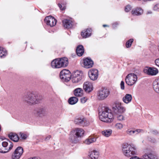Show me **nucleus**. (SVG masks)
<instances>
[{
    "instance_id": "20",
    "label": "nucleus",
    "mask_w": 159,
    "mask_h": 159,
    "mask_svg": "<svg viewBox=\"0 0 159 159\" xmlns=\"http://www.w3.org/2000/svg\"><path fill=\"white\" fill-rule=\"evenodd\" d=\"M62 23L64 27L66 28H69L72 26V22L69 19L64 20L62 21Z\"/></svg>"
},
{
    "instance_id": "38",
    "label": "nucleus",
    "mask_w": 159,
    "mask_h": 159,
    "mask_svg": "<svg viewBox=\"0 0 159 159\" xmlns=\"http://www.w3.org/2000/svg\"><path fill=\"white\" fill-rule=\"evenodd\" d=\"M97 137L93 136H90V143L95 142L96 141Z\"/></svg>"
},
{
    "instance_id": "30",
    "label": "nucleus",
    "mask_w": 159,
    "mask_h": 159,
    "mask_svg": "<svg viewBox=\"0 0 159 159\" xmlns=\"http://www.w3.org/2000/svg\"><path fill=\"white\" fill-rule=\"evenodd\" d=\"M78 101V98L76 97L70 98L68 100L69 103L71 105H73L76 103Z\"/></svg>"
},
{
    "instance_id": "51",
    "label": "nucleus",
    "mask_w": 159,
    "mask_h": 159,
    "mask_svg": "<svg viewBox=\"0 0 159 159\" xmlns=\"http://www.w3.org/2000/svg\"><path fill=\"white\" fill-rule=\"evenodd\" d=\"M152 13V12L151 11H148L146 12V14L147 15L149 14H151Z\"/></svg>"
},
{
    "instance_id": "29",
    "label": "nucleus",
    "mask_w": 159,
    "mask_h": 159,
    "mask_svg": "<svg viewBox=\"0 0 159 159\" xmlns=\"http://www.w3.org/2000/svg\"><path fill=\"white\" fill-rule=\"evenodd\" d=\"M89 30L87 29L82 31L81 33V35L83 38H86L89 36Z\"/></svg>"
},
{
    "instance_id": "18",
    "label": "nucleus",
    "mask_w": 159,
    "mask_h": 159,
    "mask_svg": "<svg viewBox=\"0 0 159 159\" xmlns=\"http://www.w3.org/2000/svg\"><path fill=\"white\" fill-rule=\"evenodd\" d=\"M74 94L76 97H80L83 95V90L81 88H77L74 90Z\"/></svg>"
},
{
    "instance_id": "45",
    "label": "nucleus",
    "mask_w": 159,
    "mask_h": 159,
    "mask_svg": "<svg viewBox=\"0 0 159 159\" xmlns=\"http://www.w3.org/2000/svg\"><path fill=\"white\" fill-rule=\"evenodd\" d=\"M152 133L154 135H157L158 134V132L157 130H153L151 131Z\"/></svg>"
},
{
    "instance_id": "39",
    "label": "nucleus",
    "mask_w": 159,
    "mask_h": 159,
    "mask_svg": "<svg viewBox=\"0 0 159 159\" xmlns=\"http://www.w3.org/2000/svg\"><path fill=\"white\" fill-rule=\"evenodd\" d=\"M88 99L86 97H83L80 99L81 102L82 103H84Z\"/></svg>"
},
{
    "instance_id": "27",
    "label": "nucleus",
    "mask_w": 159,
    "mask_h": 159,
    "mask_svg": "<svg viewBox=\"0 0 159 159\" xmlns=\"http://www.w3.org/2000/svg\"><path fill=\"white\" fill-rule=\"evenodd\" d=\"M83 88L84 91L87 93H89V82H85L83 85Z\"/></svg>"
},
{
    "instance_id": "46",
    "label": "nucleus",
    "mask_w": 159,
    "mask_h": 159,
    "mask_svg": "<svg viewBox=\"0 0 159 159\" xmlns=\"http://www.w3.org/2000/svg\"><path fill=\"white\" fill-rule=\"evenodd\" d=\"M58 5L60 9L61 10H64L66 9L65 7V6H64V7L62 8V6L61 4H59Z\"/></svg>"
},
{
    "instance_id": "53",
    "label": "nucleus",
    "mask_w": 159,
    "mask_h": 159,
    "mask_svg": "<svg viewBox=\"0 0 159 159\" xmlns=\"http://www.w3.org/2000/svg\"><path fill=\"white\" fill-rule=\"evenodd\" d=\"M89 71L88 72V75H89Z\"/></svg>"
},
{
    "instance_id": "13",
    "label": "nucleus",
    "mask_w": 159,
    "mask_h": 159,
    "mask_svg": "<svg viewBox=\"0 0 159 159\" xmlns=\"http://www.w3.org/2000/svg\"><path fill=\"white\" fill-rule=\"evenodd\" d=\"M44 21L47 25L51 27L54 26L57 23L56 20L51 16L46 17Z\"/></svg>"
},
{
    "instance_id": "12",
    "label": "nucleus",
    "mask_w": 159,
    "mask_h": 159,
    "mask_svg": "<svg viewBox=\"0 0 159 159\" xmlns=\"http://www.w3.org/2000/svg\"><path fill=\"white\" fill-rule=\"evenodd\" d=\"M23 152V149L22 147H18L15 149L12 154V159H19Z\"/></svg>"
},
{
    "instance_id": "11",
    "label": "nucleus",
    "mask_w": 159,
    "mask_h": 159,
    "mask_svg": "<svg viewBox=\"0 0 159 159\" xmlns=\"http://www.w3.org/2000/svg\"><path fill=\"white\" fill-rule=\"evenodd\" d=\"M144 72L149 75L155 76L158 73V70L155 67H145L143 70Z\"/></svg>"
},
{
    "instance_id": "4",
    "label": "nucleus",
    "mask_w": 159,
    "mask_h": 159,
    "mask_svg": "<svg viewBox=\"0 0 159 159\" xmlns=\"http://www.w3.org/2000/svg\"><path fill=\"white\" fill-rule=\"evenodd\" d=\"M68 64V59L66 57H64L53 60L51 62V66L53 68H59L66 67Z\"/></svg>"
},
{
    "instance_id": "22",
    "label": "nucleus",
    "mask_w": 159,
    "mask_h": 159,
    "mask_svg": "<svg viewBox=\"0 0 159 159\" xmlns=\"http://www.w3.org/2000/svg\"><path fill=\"white\" fill-rule=\"evenodd\" d=\"M8 137L12 141L17 142L19 140V137L16 133H10L8 134Z\"/></svg>"
},
{
    "instance_id": "3",
    "label": "nucleus",
    "mask_w": 159,
    "mask_h": 159,
    "mask_svg": "<svg viewBox=\"0 0 159 159\" xmlns=\"http://www.w3.org/2000/svg\"><path fill=\"white\" fill-rule=\"evenodd\" d=\"M84 132L82 128H76L74 129L71 132L72 135L69 138L70 141L72 143H77L78 141V138L83 137Z\"/></svg>"
},
{
    "instance_id": "40",
    "label": "nucleus",
    "mask_w": 159,
    "mask_h": 159,
    "mask_svg": "<svg viewBox=\"0 0 159 159\" xmlns=\"http://www.w3.org/2000/svg\"><path fill=\"white\" fill-rule=\"evenodd\" d=\"M19 134L20 135V136L22 139H26L27 138V135L26 134L20 132Z\"/></svg>"
},
{
    "instance_id": "7",
    "label": "nucleus",
    "mask_w": 159,
    "mask_h": 159,
    "mask_svg": "<svg viewBox=\"0 0 159 159\" xmlns=\"http://www.w3.org/2000/svg\"><path fill=\"white\" fill-rule=\"evenodd\" d=\"M137 80V75L134 73L128 75L125 79V82L128 85L132 86L134 84Z\"/></svg>"
},
{
    "instance_id": "9",
    "label": "nucleus",
    "mask_w": 159,
    "mask_h": 159,
    "mask_svg": "<svg viewBox=\"0 0 159 159\" xmlns=\"http://www.w3.org/2000/svg\"><path fill=\"white\" fill-rule=\"evenodd\" d=\"M71 74L68 70L64 69L60 73V78L63 81H68L70 79Z\"/></svg>"
},
{
    "instance_id": "42",
    "label": "nucleus",
    "mask_w": 159,
    "mask_h": 159,
    "mask_svg": "<svg viewBox=\"0 0 159 159\" xmlns=\"http://www.w3.org/2000/svg\"><path fill=\"white\" fill-rule=\"evenodd\" d=\"M121 89L124 90L125 89V83L124 81H121L120 84Z\"/></svg>"
},
{
    "instance_id": "49",
    "label": "nucleus",
    "mask_w": 159,
    "mask_h": 159,
    "mask_svg": "<svg viewBox=\"0 0 159 159\" xmlns=\"http://www.w3.org/2000/svg\"><path fill=\"white\" fill-rule=\"evenodd\" d=\"M94 64L93 61L90 59V68L93 66Z\"/></svg>"
},
{
    "instance_id": "19",
    "label": "nucleus",
    "mask_w": 159,
    "mask_h": 159,
    "mask_svg": "<svg viewBox=\"0 0 159 159\" xmlns=\"http://www.w3.org/2000/svg\"><path fill=\"white\" fill-rule=\"evenodd\" d=\"M132 96L129 94H126L123 98V101L126 104H128L130 103L132 100Z\"/></svg>"
},
{
    "instance_id": "25",
    "label": "nucleus",
    "mask_w": 159,
    "mask_h": 159,
    "mask_svg": "<svg viewBox=\"0 0 159 159\" xmlns=\"http://www.w3.org/2000/svg\"><path fill=\"white\" fill-rule=\"evenodd\" d=\"M153 88L156 92L159 93V78L154 81Z\"/></svg>"
},
{
    "instance_id": "35",
    "label": "nucleus",
    "mask_w": 159,
    "mask_h": 159,
    "mask_svg": "<svg viewBox=\"0 0 159 159\" xmlns=\"http://www.w3.org/2000/svg\"><path fill=\"white\" fill-rule=\"evenodd\" d=\"M10 143V145L9 147V149L8 148H5V151L2 150V149L0 148V152L5 153L8 152L9 151L11 150L13 147V144L12 143Z\"/></svg>"
},
{
    "instance_id": "34",
    "label": "nucleus",
    "mask_w": 159,
    "mask_h": 159,
    "mask_svg": "<svg viewBox=\"0 0 159 159\" xmlns=\"http://www.w3.org/2000/svg\"><path fill=\"white\" fill-rule=\"evenodd\" d=\"M36 111L39 115H41L45 113L46 109L44 108L41 107L37 109Z\"/></svg>"
},
{
    "instance_id": "41",
    "label": "nucleus",
    "mask_w": 159,
    "mask_h": 159,
    "mask_svg": "<svg viewBox=\"0 0 159 159\" xmlns=\"http://www.w3.org/2000/svg\"><path fill=\"white\" fill-rule=\"evenodd\" d=\"M131 8V7L129 5L127 6L125 8V10L126 12H128L129 11Z\"/></svg>"
},
{
    "instance_id": "43",
    "label": "nucleus",
    "mask_w": 159,
    "mask_h": 159,
    "mask_svg": "<svg viewBox=\"0 0 159 159\" xmlns=\"http://www.w3.org/2000/svg\"><path fill=\"white\" fill-rule=\"evenodd\" d=\"M153 9L155 11L159 10V4H156L153 7Z\"/></svg>"
},
{
    "instance_id": "44",
    "label": "nucleus",
    "mask_w": 159,
    "mask_h": 159,
    "mask_svg": "<svg viewBox=\"0 0 159 159\" xmlns=\"http://www.w3.org/2000/svg\"><path fill=\"white\" fill-rule=\"evenodd\" d=\"M155 63L156 66L159 67V58L155 60Z\"/></svg>"
},
{
    "instance_id": "36",
    "label": "nucleus",
    "mask_w": 159,
    "mask_h": 159,
    "mask_svg": "<svg viewBox=\"0 0 159 159\" xmlns=\"http://www.w3.org/2000/svg\"><path fill=\"white\" fill-rule=\"evenodd\" d=\"M10 142L11 143H12H12H11L10 141H9V143L10 144V145H9V147H8V143L7 142H2V146L4 148V149H1L2 150L5 151V150L4 149L5 148L9 149V147L10 145Z\"/></svg>"
},
{
    "instance_id": "17",
    "label": "nucleus",
    "mask_w": 159,
    "mask_h": 159,
    "mask_svg": "<svg viewBox=\"0 0 159 159\" xmlns=\"http://www.w3.org/2000/svg\"><path fill=\"white\" fill-rule=\"evenodd\" d=\"M90 72V79L93 80H96L98 77V70L96 69H93L91 70Z\"/></svg>"
},
{
    "instance_id": "1",
    "label": "nucleus",
    "mask_w": 159,
    "mask_h": 159,
    "mask_svg": "<svg viewBox=\"0 0 159 159\" xmlns=\"http://www.w3.org/2000/svg\"><path fill=\"white\" fill-rule=\"evenodd\" d=\"M99 118L101 121L107 123L112 122L113 120V116L111 110L108 107H100L98 108Z\"/></svg>"
},
{
    "instance_id": "10",
    "label": "nucleus",
    "mask_w": 159,
    "mask_h": 159,
    "mask_svg": "<svg viewBox=\"0 0 159 159\" xmlns=\"http://www.w3.org/2000/svg\"><path fill=\"white\" fill-rule=\"evenodd\" d=\"M83 72L80 70H77L73 74L72 81L73 83H77L80 81L83 77Z\"/></svg>"
},
{
    "instance_id": "6",
    "label": "nucleus",
    "mask_w": 159,
    "mask_h": 159,
    "mask_svg": "<svg viewBox=\"0 0 159 159\" xmlns=\"http://www.w3.org/2000/svg\"><path fill=\"white\" fill-rule=\"evenodd\" d=\"M112 110L115 114L123 113L126 111L125 108L120 102H116L112 107Z\"/></svg>"
},
{
    "instance_id": "2",
    "label": "nucleus",
    "mask_w": 159,
    "mask_h": 159,
    "mask_svg": "<svg viewBox=\"0 0 159 159\" xmlns=\"http://www.w3.org/2000/svg\"><path fill=\"white\" fill-rule=\"evenodd\" d=\"M122 150L123 154L125 156L130 157L136 154V149L133 145L125 143H123L122 146Z\"/></svg>"
},
{
    "instance_id": "33",
    "label": "nucleus",
    "mask_w": 159,
    "mask_h": 159,
    "mask_svg": "<svg viewBox=\"0 0 159 159\" xmlns=\"http://www.w3.org/2000/svg\"><path fill=\"white\" fill-rule=\"evenodd\" d=\"M122 114L123 113H119L116 114V117L118 120L120 121L125 120V117Z\"/></svg>"
},
{
    "instance_id": "16",
    "label": "nucleus",
    "mask_w": 159,
    "mask_h": 159,
    "mask_svg": "<svg viewBox=\"0 0 159 159\" xmlns=\"http://www.w3.org/2000/svg\"><path fill=\"white\" fill-rule=\"evenodd\" d=\"M143 12V10L140 7H137L131 11V13L133 16H138L142 15Z\"/></svg>"
},
{
    "instance_id": "5",
    "label": "nucleus",
    "mask_w": 159,
    "mask_h": 159,
    "mask_svg": "<svg viewBox=\"0 0 159 159\" xmlns=\"http://www.w3.org/2000/svg\"><path fill=\"white\" fill-rule=\"evenodd\" d=\"M110 93L108 89L105 88H102L97 92V98L99 100H103L108 97Z\"/></svg>"
},
{
    "instance_id": "37",
    "label": "nucleus",
    "mask_w": 159,
    "mask_h": 159,
    "mask_svg": "<svg viewBox=\"0 0 159 159\" xmlns=\"http://www.w3.org/2000/svg\"><path fill=\"white\" fill-rule=\"evenodd\" d=\"M133 39H130L128 40L126 43V46L127 48H129L131 46V44L133 42Z\"/></svg>"
},
{
    "instance_id": "52",
    "label": "nucleus",
    "mask_w": 159,
    "mask_h": 159,
    "mask_svg": "<svg viewBox=\"0 0 159 159\" xmlns=\"http://www.w3.org/2000/svg\"><path fill=\"white\" fill-rule=\"evenodd\" d=\"M103 26L104 27H105L107 26V25H103Z\"/></svg>"
},
{
    "instance_id": "8",
    "label": "nucleus",
    "mask_w": 159,
    "mask_h": 159,
    "mask_svg": "<svg viewBox=\"0 0 159 159\" xmlns=\"http://www.w3.org/2000/svg\"><path fill=\"white\" fill-rule=\"evenodd\" d=\"M25 101L30 104L37 103L38 102V99L34 94L29 93L23 97Z\"/></svg>"
},
{
    "instance_id": "14",
    "label": "nucleus",
    "mask_w": 159,
    "mask_h": 159,
    "mask_svg": "<svg viewBox=\"0 0 159 159\" xmlns=\"http://www.w3.org/2000/svg\"><path fill=\"white\" fill-rule=\"evenodd\" d=\"M143 157V158H142L137 156H134L130 159H157L156 156L151 153H145Z\"/></svg>"
},
{
    "instance_id": "31",
    "label": "nucleus",
    "mask_w": 159,
    "mask_h": 159,
    "mask_svg": "<svg viewBox=\"0 0 159 159\" xmlns=\"http://www.w3.org/2000/svg\"><path fill=\"white\" fill-rule=\"evenodd\" d=\"M124 126V125L121 123H117L114 125V128L117 130H122Z\"/></svg>"
},
{
    "instance_id": "28",
    "label": "nucleus",
    "mask_w": 159,
    "mask_h": 159,
    "mask_svg": "<svg viewBox=\"0 0 159 159\" xmlns=\"http://www.w3.org/2000/svg\"><path fill=\"white\" fill-rule=\"evenodd\" d=\"M83 65V66L85 68H89V57H87L84 59Z\"/></svg>"
},
{
    "instance_id": "47",
    "label": "nucleus",
    "mask_w": 159,
    "mask_h": 159,
    "mask_svg": "<svg viewBox=\"0 0 159 159\" xmlns=\"http://www.w3.org/2000/svg\"><path fill=\"white\" fill-rule=\"evenodd\" d=\"M84 143L86 144H89V139H87L84 142Z\"/></svg>"
},
{
    "instance_id": "24",
    "label": "nucleus",
    "mask_w": 159,
    "mask_h": 159,
    "mask_svg": "<svg viewBox=\"0 0 159 159\" xmlns=\"http://www.w3.org/2000/svg\"><path fill=\"white\" fill-rule=\"evenodd\" d=\"M142 131H143V130L140 129H137L135 130H132L131 129H129L126 131V133L129 135H136Z\"/></svg>"
},
{
    "instance_id": "23",
    "label": "nucleus",
    "mask_w": 159,
    "mask_h": 159,
    "mask_svg": "<svg viewBox=\"0 0 159 159\" xmlns=\"http://www.w3.org/2000/svg\"><path fill=\"white\" fill-rule=\"evenodd\" d=\"M99 152L96 150H93L90 152V159H97L99 157Z\"/></svg>"
},
{
    "instance_id": "26",
    "label": "nucleus",
    "mask_w": 159,
    "mask_h": 159,
    "mask_svg": "<svg viewBox=\"0 0 159 159\" xmlns=\"http://www.w3.org/2000/svg\"><path fill=\"white\" fill-rule=\"evenodd\" d=\"M112 131L111 129H105L102 131V134L105 137H108L111 136Z\"/></svg>"
},
{
    "instance_id": "15",
    "label": "nucleus",
    "mask_w": 159,
    "mask_h": 159,
    "mask_svg": "<svg viewBox=\"0 0 159 159\" xmlns=\"http://www.w3.org/2000/svg\"><path fill=\"white\" fill-rule=\"evenodd\" d=\"M74 122L76 124L80 125L83 126L88 125L86 119L84 118H78L75 119Z\"/></svg>"
},
{
    "instance_id": "32",
    "label": "nucleus",
    "mask_w": 159,
    "mask_h": 159,
    "mask_svg": "<svg viewBox=\"0 0 159 159\" xmlns=\"http://www.w3.org/2000/svg\"><path fill=\"white\" fill-rule=\"evenodd\" d=\"M7 55L6 50L0 47V57L4 58Z\"/></svg>"
},
{
    "instance_id": "21",
    "label": "nucleus",
    "mask_w": 159,
    "mask_h": 159,
    "mask_svg": "<svg viewBox=\"0 0 159 159\" xmlns=\"http://www.w3.org/2000/svg\"><path fill=\"white\" fill-rule=\"evenodd\" d=\"M84 52V49L82 45L78 46L76 48V53L77 55L79 57L82 56Z\"/></svg>"
},
{
    "instance_id": "50",
    "label": "nucleus",
    "mask_w": 159,
    "mask_h": 159,
    "mask_svg": "<svg viewBox=\"0 0 159 159\" xmlns=\"http://www.w3.org/2000/svg\"><path fill=\"white\" fill-rule=\"evenodd\" d=\"M93 85L92 84H90V92L93 90Z\"/></svg>"
},
{
    "instance_id": "48",
    "label": "nucleus",
    "mask_w": 159,
    "mask_h": 159,
    "mask_svg": "<svg viewBox=\"0 0 159 159\" xmlns=\"http://www.w3.org/2000/svg\"><path fill=\"white\" fill-rule=\"evenodd\" d=\"M51 138V135H49L47 136L45 139V140L46 141L49 140Z\"/></svg>"
}]
</instances>
